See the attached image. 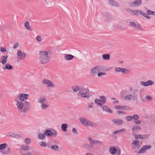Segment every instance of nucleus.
Wrapping results in <instances>:
<instances>
[{
    "mask_svg": "<svg viewBox=\"0 0 155 155\" xmlns=\"http://www.w3.org/2000/svg\"><path fill=\"white\" fill-rule=\"evenodd\" d=\"M126 118L127 121H130L132 120V117L131 116H129L126 117Z\"/></svg>",
    "mask_w": 155,
    "mask_h": 155,
    "instance_id": "473e14b6",
    "label": "nucleus"
},
{
    "mask_svg": "<svg viewBox=\"0 0 155 155\" xmlns=\"http://www.w3.org/2000/svg\"><path fill=\"white\" fill-rule=\"evenodd\" d=\"M105 74V73L104 72L99 73L98 74V75L99 76H101L104 75Z\"/></svg>",
    "mask_w": 155,
    "mask_h": 155,
    "instance_id": "a19ab883",
    "label": "nucleus"
},
{
    "mask_svg": "<svg viewBox=\"0 0 155 155\" xmlns=\"http://www.w3.org/2000/svg\"><path fill=\"white\" fill-rule=\"evenodd\" d=\"M151 147V146L149 145L143 146L140 150L138 153H143L147 149H150Z\"/></svg>",
    "mask_w": 155,
    "mask_h": 155,
    "instance_id": "20e7f679",
    "label": "nucleus"
},
{
    "mask_svg": "<svg viewBox=\"0 0 155 155\" xmlns=\"http://www.w3.org/2000/svg\"><path fill=\"white\" fill-rule=\"evenodd\" d=\"M117 103H118V101H117Z\"/></svg>",
    "mask_w": 155,
    "mask_h": 155,
    "instance_id": "6e6d98bb",
    "label": "nucleus"
},
{
    "mask_svg": "<svg viewBox=\"0 0 155 155\" xmlns=\"http://www.w3.org/2000/svg\"><path fill=\"white\" fill-rule=\"evenodd\" d=\"M8 57V56H3L2 57V63L3 64H5L7 61V58Z\"/></svg>",
    "mask_w": 155,
    "mask_h": 155,
    "instance_id": "ddd939ff",
    "label": "nucleus"
},
{
    "mask_svg": "<svg viewBox=\"0 0 155 155\" xmlns=\"http://www.w3.org/2000/svg\"><path fill=\"white\" fill-rule=\"evenodd\" d=\"M103 109L105 111L108 112L109 113H112V111L107 106H104L103 107Z\"/></svg>",
    "mask_w": 155,
    "mask_h": 155,
    "instance_id": "6ab92c4d",
    "label": "nucleus"
},
{
    "mask_svg": "<svg viewBox=\"0 0 155 155\" xmlns=\"http://www.w3.org/2000/svg\"><path fill=\"white\" fill-rule=\"evenodd\" d=\"M43 83L47 84L48 86H51L53 85L52 82L47 80H44L43 81Z\"/></svg>",
    "mask_w": 155,
    "mask_h": 155,
    "instance_id": "1a4fd4ad",
    "label": "nucleus"
},
{
    "mask_svg": "<svg viewBox=\"0 0 155 155\" xmlns=\"http://www.w3.org/2000/svg\"><path fill=\"white\" fill-rule=\"evenodd\" d=\"M147 15H155V12L152 11L150 10H147Z\"/></svg>",
    "mask_w": 155,
    "mask_h": 155,
    "instance_id": "aec40b11",
    "label": "nucleus"
},
{
    "mask_svg": "<svg viewBox=\"0 0 155 155\" xmlns=\"http://www.w3.org/2000/svg\"><path fill=\"white\" fill-rule=\"evenodd\" d=\"M135 123L137 124H139L141 122L140 121H135Z\"/></svg>",
    "mask_w": 155,
    "mask_h": 155,
    "instance_id": "3c124183",
    "label": "nucleus"
},
{
    "mask_svg": "<svg viewBox=\"0 0 155 155\" xmlns=\"http://www.w3.org/2000/svg\"><path fill=\"white\" fill-rule=\"evenodd\" d=\"M103 58L104 59H109L110 58V55L109 54H104L103 55Z\"/></svg>",
    "mask_w": 155,
    "mask_h": 155,
    "instance_id": "5701e85b",
    "label": "nucleus"
},
{
    "mask_svg": "<svg viewBox=\"0 0 155 155\" xmlns=\"http://www.w3.org/2000/svg\"><path fill=\"white\" fill-rule=\"evenodd\" d=\"M86 155H93L91 153H87L86 154Z\"/></svg>",
    "mask_w": 155,
    "mask_h": 155,
    "instance_id": "864d4df0",
    "label": "nucleus"
},
{
    "mask_svg": "<svg viewBox=\"0 0 155 155\" xmlns=\"http://www.w3.org/2000/svg\"><path fill=\"white\" fill-rule=\"evenodd\" d=\"M152 81H149L147 82H141V84L142 85L145 86H147L149 85H151L152 84Z\"/></svg>",
    "mask_w": 155,
    "mask_h": 155,
    "instance_id": "9d476101",
    "label": "nucleus"
},
{
    "mask_svg": "<svg viewBox=\"0 0 155 155\" xmlns=\"http://www.w3.org/2000/svg\"><path fill=\"white\" fill-rule=\"evenodd\" d=\"M72 130L73 132H75V133L76 132V130L74 128H73V129Z\"/></svg>",
    "mask_w": 155,
    "mask_h": 155,
    "instance_id": "603ef678",
    "label": "nucleus"
},
{
    "mask_svg": "<svg viewBox=\"0 0 155 155\" xmlns=\"http://www.w3.org/2000/svg\"><path fill=\"white\" fill-rule=\"evenodd\" d=\"M30 139L28 138H26L25 140V142L27 144H28L30 142Z\"/></svg>",
    "mask_w": 155,
    "mask_h": 155,
    "instance_id": "58836bf2",
    "label": "nucleus"
},
{
    "mask_svg": "<svg viewBox=\"0 0 155 155\" xmlns=\"http://www.w3.org/2000/svg\"><path fill=\"white\" fill-rule=\"evenodd\" d=\"M135 138L136 139H138L139 138L142 139V138H145L142 135H135Z\"/></svg>",
    "mask_w": 155,
    "mask_h": 155,
    "instance_id": "cd10ccee",
    "label": "nucleus"
},
{
    "mask_svg": "<svg viewBox=\"0 0 155 155\" xmlns=\"http://www.w3.org/2000/svg\"><path fill=\"white\" fill-rule=\"evenodd\" d=\"M6 147V144L4 143L0 145V150H2L4 149Z\"/></svg>",
    "mask_w": 155,
    "mask_h": 155,
    "instance_id": "c756f323",
    "label": "nucleus"
},
{
    "mask_svg": "<svg viewBox=\"0 0 155 155\" xmlns=\"http://www.w3.org/2000/svg\"><path fill=\"white\" fill-rule=\"evenodd\" d=\"M132 96L131 95H128L126 97L125 99L126 100H129L131 99L132 98Z\"/></svg>",
    "mask_w": 155,
    "mask_h": 155,
    "instance_id": "c9c22d12",
    "label": "nucleus"
},
{
    "mask_svg": "<svg viewBox=\"0 0 155 155\" xmlns=\"http://www.w3.org/2000/svg\"><path fill=\"white\" fill-rule=\"evenodd\" d=\"M38 137L39 138L41 139H42L45 138V135L44 134H39Z\"/></svg>",
    "mask_w": 155,
    "mask_h": 155,
    "instance_id": "a878e982",
    "label": "nucleus"
},
{
    "mask_svg": "<svg viewBox=\"0 0 155 155\" xmlns=\"http://www.w3.org/2000/svg\"><path fill=\"white\" fill-rule=\"evenodd\" d=\"M58 148V147L57 145H54L51 146L52 149L54 150H56V149H57Z\"/></svg>",
    "mask_w": 155,
    "mask_h": 155,
    "instance_id": "e433bc0d",
    "label": "nucleus"
},
{
    "mask_svg": "<svg viewBox=\"0 0 155 155\" xmlns=\"http://www.w3.org/2000/svg\"><path fill=\"white\" fill-rule=\"evenodd\" d=\"M139 143V142L137 140H134L133 141V142L132 143V144H135V145H137Z\"/></svg>",
    "mask_w": 155,
    "mask_h": 155,
    "instance_id": "4c0bfd02",
    "label": "nucleus"
},
{
    "mask_svg": "<svg viewBox=\"0 0 155 155\" xmlns=\"http://www.w3.org/2000/svg\"><path fill=\"white\" fill-rule=\"evenodd\" d=\"M86 91H85L84 92V94L83 93H82L81 94L82 96L83 97H86V94L87 93L88 90H85Z\"/></svg>",
    "mask_w": 155,
    "mask_h": 155,
    "instance_id": "c85d7f7f",
    "label": "nucleus"
},
{
    "mask_svg": "<svg viewBox=\"0 0 155 155\" xmlns=\"http://www.w3.org/2000/svg\"><path fill=\"white\" fill-rule=\"evenodd\" d=\"M73 57V56L71 54H67L65 56V58L67 60H71Z\"/></svg>",
    "mask_w": 155,
    "mask_h": 155,
    "instance_id": "dca6fc26",
    "label": "nucleus"
},
{
    "mask_svg": "<svg viewBox=\"0 0 155 155\" xmlns=\"http://www.w3.org/2000/svg\"><path fill=\"white\" fill-rule=\"evenodd\" d=\"M1 51L2 52H4L6 51V49L5 48H1Z\"/></svg>",
    "mask_w": 155,
    "mask_h": 155,
    "instance_id": "79ce46f5",
    "label": "nucleus"
},
{
    "mask_svg": "<svg viewBox=\"0 0 155 155\" xmlns=\"http://www.w3.org/2000/svg\"><path fill=\"white\" fill-rule=\"evenodd\" d=\"M124 130L123 129H122V130H119L118 131H116L114 132V134H116L118 132H120L121 131H124Z\"/></svg>",
    "mask_w": 155,
    "mask_h": 155,
    "instance_id": "c03bdc74",
    "label": "nucleus"
},
{
    "mask_svg": "<svg viewBox=\"0 0 155 155\" xmlns=\"http://www.w3.org/2000/svg\"><path fill=\"white\" fill-rule=\"evenodd\" d=\"M115 71L117 72L121 71L123 73H125L127 71V70L125 69L119 68H116Z\"/></svg>",
    "mask_w": 155,
    "mask_h": 155,
    "instance_id": "9b49d317",
    "label": "nucleus"
},
{
    "mask_svg": "<svg viewBox=\"0 0 155 155\" xmlns=\"http://www.w3.org/2000/svg\"><path fill=\"white\" fill-rule=\"evenodd\" d=\"M17 105L19 109H21L23 107V104L22 102H19L17 104Z\"/></svg>",
    "mask_w": 155,
    "mask_h": 155,
    "instance_id": "4468645a",
    "label": "nucleus"
},
{
    "mask_svg": "<svg viewBox=\"0 0 155 155\" xmlns=\"http://www.w3.org/2000/svg\"><path fill=\"white\" fill-rule=\"evenodd\" d=\"M48 107V106L47 105H45L44 104H42L41 105V107H42V108L43 109L47 107Z\"/></svg>",
    "mask_w": 155,
    "mask_h": 155,
    "instance_id": "37998d69",
    "label": "nucleus"
},
{
    "mask_svg": "<svg viewBox=\"0 0 155 155\" xmlns=\"http://www.w3.org/2000/svg\"><path fill=\"white\" fill-rule=\"evenodd\" d=\"M40 145L42 147H45L46 146V144L44 142H42L40 143Z\"/></svg>",
    "mask_w": 155,
    "mask_h": 155,
    "instance_id": "72a5a7b5",
    "label": "nucleus"
},
{
    "mask_svg": "<svg viewBox=\"0 0 155 155\" xmlns=\"http://www.w3.org/2000/svg\"><path fill=\"white\" fill-rule=\"evenodd\" d=\"M143 15L144 16H146V17L147 18H149V17L148 16H147L146 15V14L145 13H143Z\"/></svg>",
    "mask_w": 155,
    "mask_h": 155,
    "instance_id": "8fccbe9b",
    "label": "nucleus"
},
{
    "mask_svg": "<svg viewBox=\"0 0 155 155\" xmlns=\"http://www.w3.org/2000/svg\"><path fill=\"white\" fill-rule=\"evenodd\" d=\"M100 97L101 99L100 101L97 99H96L95 100L96 104L100 105L104 104L105 102V98L104 96H101Z\"/></svg>",
    "mask_w": 155,
    "mask_h": 155,
    "instance_id": "f03ea898",
    "label": "nucleus"
},
{
    "mask_svg": "<svg viewBox=\"0 0 155 155\" xmlns=\"http://www.w3.org/2000/svg\"><path fill=\"white\" fill-rule=\"evenodd\" d=\"M134 120H137L139 118V116L137 115H135L134 116Z\"/></svg>",
    "mask_w": 155,
    "mask_h": 155,
    "instance_id": "ea45409f",
    "label": "nucleus"
},
{
    "mask_svg": "<svg viewBox=\"0 0 155 155\" xmlns=\"http://www.w3.org/2000/svg\"><path fill=\"white\" fill-rule=\"evenodd\" d=\"M115 108L118 110V113L120 114L123 113V110L125 109V108L124 107H121L119 106H116L115 107Z\"/></svg>",
    "mask_w": 155,
    "mask_h": 155,
    "instance_id": "39448f33",
    "label": "nucleus"
},
{
    "mask_svg": "<svg viewBox=\"0 0 155 155\" xmlns=\"http://www.w3.org/2000/svg\"><path fill=\"white\" fill-rule=\"evenodd\" d=\"M88 139H89V140H91V138H89Z\"/></svg>",
    "mask_w": 155,
    "mask_h": 155,
    "instance_id": "5fc2aeb1",
    "label": "nucleus"
},
{
    "mask_svg": "<svg viewBox=\"0 0 155 155\" xmlns=\"http://www.w3.org/2000/svg\"><path fill=\"white\" fill-rule=\"evenodd\" d=\"M19 46V44L18 43H16L15 44V45L14 46V48H17Z\"/></svg>",
    "mask_w": 155,
    "mask_h": 155,
    "instance_id": "49530a36",
    "label": "nucleus"
},
{
    "mask_svg": "<svg viewBox=\"0 0 155 155\" xmlns=\"http://www.w3.org/2000/svg\"><path fill=\"white\" fill-rule=\"evenodd\" d=\"M110 151L111 154H114L116 153V150L114 147H111L110 149Z\"/></svg>",
    "mask_w": 155,
    "mask_h": 155,
    "instance_id": "412c9836",
    "label": "nucleus"
},
{
    "mask_svg": "<svg viewBox=\"0 0 155 155\" xmlns=\"http://www.w3.org/2000/svg\"><path fill=\"white\" fill-rule=\"evenodd\" d=\"M36 39L38 41H41V38L40 36H37Z\"/></svg>",
    "mask_w": 155,
    "mask_h": 155,
    "instance_id": "f704fd0d",
    "label": "nucleus"
},
{
    "mask_svg": "<svg viewBox=\"0 0 155 155\" xmlns=\"http://www.w3.org/2000/svg\"><path fill=\"white\" fill-rule=\"evenodd\" d=\"M46 100V99H43V98H41L40 99V102L42 103L44 101Z\"/></svg>",
    "mask_w": 155,
    "mask_h": 155,
    "instance_id": "a18cd8bd",
    "label": "nucleus"
},
{
    "mask_svg": "<svg viewBox=\"0 0 155 155\" xmlns=\"http://www.w3.org/2000/svg\"><path fill=\"white\" fill-rule=\"evenodd\" d=\"M21 149L24 150H28V146H24L23 145L21 148Z\"/></svg>",
    "mask_w": 155,
    "mask_h": 155,
    "instance_id": "7c9ffc66",
    "label": "nucleus"
},
{
    "mask_svg": "<svg viewBox=\"0 0 155 155\" xmlns=\"http://www.w3.org/2000/svg\"><path fill=\"white\" fill-rule=\"evenodd\" d=\"M93 104L92 103L90 104L88 106L89 108H92L93 107Z\"/></svg>",
    "mask_w": 155,
    "mask_h": 155,
    "instance_id": "09e8293b",
    "label": "nucleus"
},
{
    "mask_svg": "<svg viewBox=\"0 0 155 155\" xmlns=\"http://www.w3.org/2000/svg\"><path fill=\"white\" fill-rule=\"evenodd\" d=\"M40 61L42 64H45L49 61V57L48 52L45 51L41 52L40 53Z\"/></svg>",
    "mask_w": 155,
    "mask_h": 155,
    "instance_id": "f257e3e1",
    "label": "nucleus"
},
{
    "mask_svg": "<svg viewBox=\"0 0 155 155\" xmlns=\"http://www.w3.org/2000/svg\"><path fill=\"white\" fill-rule=\"evenodd\" d=\"M130 25L131 26L136 28H138L140 27V25L139 24L136 25L134 22H131L130 23Z\"/></svg>",
    "mask_w": 155,
    "mask_h": 155,
    "instance_id": "a211bd4d",
    "label": "nucleus"
},
{
    "mask_svg": "<svg viewBox=\"0 0 155 155\" xmlns=\"http://www.w3.org/2000/svg\"><path fill=\"white\" fill-rule=\"evenodd\" d=\"M5 68L6 69H11L12 68V67L10 65H9L8 64H7L5 65Z\"/></svg>",
    "mask_w": 155,
    "mask_h": 155,
    "instance_id": "bb28decb",
    "label": "nucleus"
},
{
    "mask_svg": "<svg viewBox=\"0 0 155 155\" xmlns=\"http://www.w3.org/2000/svg\"><path fill=\"white\" fill-rule=\"evenodd\" d=\"M80 121L84 125H88L90 126H93L92 123L90 122L87 121L86 119L82 118H81L80 119Z\"/></svg>",
    "mask_w": 155,
    "mask_h": 155,
    "instance_id": "7ed1b4c3",
    "label": "nucleus"
},
{
    "mask_svg": "<svg viewBox=\"0 0 155 155\" xmlns=\"http://www.w3.org/2000/svg\"><path fill=\"white\" fill-rule=\"evenodd\" d=\"M146 98L149 101H150L152 99V98L150 96H147V97Z\"/></svg>",
    "mask_w": 155,
    "mask_h": 155,
    "instance_id": "de8ad7c7",
    "label": "nucleus"
},
{
    "mask_svg": "<svg viewBox=\"0 0 155 155\" xmlns=\"http://www.w3.org/2000/svg\"><path fill=\"white\" fill-rule=\"evenodd\" d=\"M17 54L19 57V58L21 59L24 58L25 56V54L22 52L20 50L18 51Z\"/></svg>",
    "mask_w": 155,
    "mask_h": 155,
    "instance_id": "423d86ee",
    "label": "nucleus"
},
{
    "mask_svg": "<svg viewBox=\"0 0 155 155\" xmlns=\"http://www.w3.org/2000/svg\"><path fill=\"white\" fill-rule=\"evenodd\" d=\"M72 89L74 91H76L78 90L79 88L77 87L74 86L72 87Z\"/></svg>",
    "mask_w": 155,
    "mask_h": 155,
    "instance_id": "2f4dec72",
    "label": "nucleus"
},
{
    "mask_svg": "<svg viewBox=\"0 0 155 155\" xmlns=\"http://www.w3.org/2000/svg\"><path fill=\"white\" fill-rule=\"evenodd\" d=\"M141 2V0H136L134 2L131 3V4L132 6H137L140 5Z\"/></svg>",
    "mask_w": 155,
    "mask_h": 155,
    "instance_id": "0eeeda50",
    "label": "nucleus"
},
{
    "mask_svg": "<svg viewBox=\"0 0 155 155\" xmlns=\"http://www.w3.org/2000/svg\"><path fill=\"white\" fill-rule=\"evenodd\" d=\"M139 13H140L141 14H142L141 12H140H140L138 11H131V14L133 15H137L139 14Z\"/></svg>",
    "mask_w": 155,
    "mask_h": 155,
    "instance_id": "4be33fe9",
    "label": "nucleus"
},
{
    "mask_svg": "<svg viewBox=\"0 0 155 155\" xmlns=\"http://www.w3.org/2000/svg\"><path fill=\"white\" fill-rule=\"evenodd\" d=\"M45 134L47 136H50L52 135V132L50 130H47L45 131Z\"/></svg>",
    "mask_w": 155,
    "mask_h": 155,
    "instance_id": "2eb2a0df",
    "label": "nucleus"
},
{
    "mask_svg": "<svg viewBox=\"0 0 155 155\" xmlns=\"http://www.w3.org/2000/svg\"><path fill=\"white\" fill-rule=\"evenodd\" d=\"M28 24H29V22H28V21L26 22L25 23V26L26 28L27 29H28V30H31V28L29 26Z\"/></svg>",
    "mask_w": 155,
    "mask_h": 155,
    "instance_id": "b1692460",
    "label": "nucleus"
},
{
    "mask_svg": "<svg viewBox=\"0 0 155 155\" xmlns=\"http://www.w3.org/2000/svg\"><path fill=\"white\" fill-rule=\"evenodd\" d=\"M27 95L25 94H21L19 97V100L21 101H24L27 99Z\"/></svg>",
    "mask_w": 155,
    "mask_h": 155,
    "instance_id": "6e6552de",
    "label": "nucleus"
},
{
    "mask_svg": "<svg viewBox=\"0 0 155 155\" xmlns=\"http://www.w3.org/2000/svg\"><path fill=\"white\" fill-rule=\"evenodd\" d=\"M99 71L98 68L97 67H95L92 69L91 71L93 73L97 72Z\"/></svg>",
    "mask_w": 155,
    "mask_h": 155,
    "instance_id": "393cba45",
    "label": "nucleus"
},
{
    "mask_svg": "<svg viewBox=\"0 0 155 155\" xmlns=\"http://www.w3.org/2000/svg\"><path fill=\"white\" fill-rule=\"evenodd\" d=\"M113 122L117 124H121L123 123V120L119 119H114L113 120Z\"/></svg>",
    "mask_w": 155,
    "mask_h": 155,
    "instance_id": "f8f14e48",
    "label": "nucleus"
},
{
    "mask_svg": "<svg viewBox=\"0 0 155 155\" xmlns=\"http://www.w3.org/2000/svg\"><path fill=\"white\" fill-rule=\"evenodd\" d=\"M68 125L66 124H63L61 126V129L64 131H67Z\"/></svg>",
    "mask_w": 155,
    "mask_h": 155,
    "instance_id": "f3484780",
    "label": "nucleus"
}]
</instances>
